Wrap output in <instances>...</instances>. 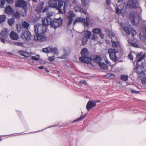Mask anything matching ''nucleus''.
<instances>
[{
  "label": "nucleus",
  "mask_w": 146,
  "mask_h": 146,
  "mask_svg": "<svg viewBox=\"0 0 146 146\" xmlns=\"http://www.w3.org/2000/svg\"><path fill=\"white\" fill-rule=\"evenodd\" d=\"M16 28L17 29V30L18 32H20L21 31V28H22L20 26V27L18 29V26L17 25L16 26Z\"/></svg>",
  "instance_id": "57"
},
{
  "label": "nucleus",
  "mask_w": 146,
  "mask_h": 146,
  "mask_svg": "<svg viewBox=\"0 0 146 146\" xmlns=\"http://www.w3.org/2000/svg\"><path fill=\"white\" fill-rule=\"evenodd\" d=\"M145 58V54H144L140 56L137 60H136L135 61H134L133 62V63L134 66L133 72L137 73H138V69L139 67H140L141 65H142V63L143 64L142 62H141V64H139V62H141L142 60H143Z\"/></svg>",
  "instance_id": "9"
},
{
  "label": "nucleus",
  "mask_w": 146,
  "mask_h": 146,
  "mask_svg": "<svg viewBox=\"0 0 146 146\" xmlns=\"http://www.w3.org/2000/svg\"><path fill=\"white\" fill-rule=\"evenodd\" d=\"M77 22H81L83 23H85V19L84 18L82 17H78L76 19Z\"/></svg>",
  "instance_id": "28"
},
{
  "label": "nucleus",
  "mask_w": 146,
  "mask_h": 146,
  "mask_svg": "<svg viewBox=\"0 0 146 146\" xmlns=\"http://www.w3.org/2000/svg\"><path fill=\"white\" fill-rule=\"evenodd\" d=\"M118 52V49H113L111 48H110L108 50V53L109 54L110 57L113 62H116L118 60L116 53Z\"/></svg>",
  "instance_id": "8"
},
{
  "label": "nucleus",
  "mask_w": 146,
  "mask_h": 146,
  "mask_svg": "<svg viewBox=\"0 0 146 146\" xmlns=\"http://www.w3.org/2000/svg\"><path fill=\"white\" fill-rule=\"evenodd\" d=\"M44 3L43 1H42L40 2V3L38 4L37 7H36L37 11L38 13H40L41 12L42 10L43 9L44 7Z\"/></svg>",
  "instance_id": "16"
},
{
  "label": "nucleus",
  "mask_w": 146,
  "mask_h": 146,
  "mask_svg": "<svg viewBox=\"0 0 146 146\" xmlns=\"http://www.w3.org/2000/svg\"><path fill=\"white\" fill-rule=\"evenodd\" d=\"M29 25V24L27 21H22L21 27L22 28L26 29L22 31L21 37L23 39H25L27 41H29L31 39V33L28 29Z\"/></svg>",
  "instance_id": "2"
},
{
  "label": "nucleus",
  "mask_w": 146,
  "mask_h": 146,
  "mask_svg": "<svg viewBox=\"0 0 146 146\" xmlns=\"http://www.w3.org/2000/svg\"><path fill=\"white\" fill-rule=\"evenodd\" d=\"M106 3L109 6L111 3L110 1V0H106Z\"/></svg>",
  "instance_id": "59"
},
{
  "label": "nucleus",
  "mask_w": 146,
  "mask_h": 146,
  "mask_svg": "<svg viewBox=\"0 0 146 146\" xmlns=\"http://www.w3.org/2000/svg\"><path fill=\"white\" fill-rule=\"evenodd\" d=\"M130 91L132 93H138L139 92V91H136L133 89H131Z\"/></svg>",
  "instance_id": "48"
},
{
  "label": "nucleus",
  "mask_w": 146,
  "mask_h": 146,
  "mask_svg": "<svg viewBox=\"0 0 146 146\" xmlns=\"http://www.w3.org/2000/svg\"><path fill=\"white\" fill-rule=\"evenodd\" d=\"M55 58V56H50L48 58V59L50 62H53Z\"/></svg>",
  "instance_id": "42"
},
{
  "label": "nucleus",
  "mask_w": 146,
  "mask_h": 146,
  "mask_svg": "<svg viewBox=\"0 0 146 146\" xmlns=\"http://www.w3.org/2000/svg\"><path fill=\"white\" fill-rule=\"evenodd\" d=\"M6 19V16L5 15H0V24L5 21Z\"/></svg>",
  "instance_id": "26"
},
{
  "label": "nucleus",
  "mask_w": 146,
  "mask_h": 146,
  "mask_svg": "<svg viewBox=\"0 0 146 146\" xmlns=\"http://www.w3.org/2000/svg\"><path fill=\"white\" fill-rule=\"evenodd\" d=\"M84 25H86L87 27H88L89 26L90 23H89L88 22V21L85 22V23H84Z\"/></svg>",
  "instance_id": "58"
},
{
  "label": "nucleus",
  "mask_w": 146,
  "mask_h": 146,
  "mask_svg": "<svg viewBox=\"0 0 146 146\" xmlns=\"http://www.w3.org/2000/svg\"><path fill=\"white\" fill-rule=\"evenodd\" d=\"M64 53L63 55H61L60 58L62 59L66 58L67 56L68 55V52L66 51L65 49L64 50Z\"/></svg>",
  "instance_id": "25"
},
{
  "label": "nucleus",
  "mask_w": 146,
  "mask_h": 146,
  "mask_svg": "<svg viewBox=\"0 0 146 146\" xmlns=\"http://www.w3.org/2000/svg\"><path fill=\"white\" fill-rule=\"evenodd\" d=\"M80 54L81 57L79 58V60L81 62L86 64H92V58L90 57H88L90 54V52L86 48H84L82 49Z\"/></svg>",
  "instance_id": "3"
},
{
  "label": "nucleus",
  "mask_w": 146,
  "mask_h": 146,
  "mask_svg": "<svg viewBox=\"0 0 146 146\" xmlns=\"http://www.w3.org/2000/svg\"><path fill=\"white\" fill-rule=\"evenodd\" d=\"M96 106V103L94 101L89 100L86 105V108L88 111H89Z\"/></svg>",
  "instance_id": "12"
},
{
  "label": "nucleus",
  "mask_w": 146,
  "mask_h": 146,
  "mask_svg": "<svg viewBox=\"0 0 146 146\" xmlns=\"http://www.w3.org/2000/svg\"><path fill=\"white\" fill-rule=\"evenodd\" d=\"M80 6H78L77 5L74 7V9L75 10V12H77L79 11L80 8Z\"/></svg>",
  "instance_id": "45"
},
{
  "label": "nucleus",
  "mask_w": 146,
  "mask_h": 146,
  "mask_svg": "<svg viewBox=\"0 0 146 146\" xmlns=\"http://www.w3.org/2000/svg\"><path fill=\"white\" fill-rule=\"evenodd\" d=\"M46 15V17L42 18V19H44L45 22L49 23V25L51 28L56 29L57 28L62 25L63 20L61 17L58 19H52L51 17L53 16V12H47Z\"/></svg>",
  "instance_id": "1"
},
{
  "label": "nucleus",
  "mask_w": 146,
  "mask_h": 146,
  "mask_svg": "<svg viewBox=\"0 0 146 146\" xmlns=\"http://www.w3.org/2000/svg\"><path fill=\"white\" fill-rule=\"evenodd\" d=\"M111 42L112 46L113 48V49H117V46L119 44V43L118 42H116L114 41L112 38H111Z\"/></svg>",
  "instance_id": "21"
},
{
  "label": "nucleus",
  "mask_w": 146,
  "mask_h": 146,
  "mask_svg": "<svg viewBox=\"0 0 146 146\" xmlns=\"http://www.w3.org/2000/svg\"><path fill=\"white\" fill-rule=\"evenodd\" d=\"M144 33L145 35L146 36V26L145 27V31L144 32Z\"/></svg>",
  "instance_id": "64"
},
{
  "label": "nucleus",
  "mask_w": 146,
  "mask_h": 146,
  "mask_svg": "<svg viewBox=\"0 0 146 146\" xmlns=\"http://www.w3.org/2000/svg\"><path fill=\"white\" fill-rule=\"evenodd\" d=\"M8 35L9 32L7 28L4 29L0 33V36L5 39L8 38Z\"/></svg>",
  "instance_id": "13"
},
{
  "label": "nucleus",
  "mask_w": 146,
  "mask_h": 146,
  "mask_svg": "<svg viewBox=\"0 0 146 146\" xmlns=\"http://www.w3.org/2000/svg\"><path fill=\"white\" fill-rule=\"evenodd\" d=\"M73 14L74 12L73 11H70L68 13V15L67 16H70V17H72V15Z\"/></svg>",
  "instance_id": "43"
},
{
  "label": "nucleus",
  "mask_w": 146,
  "mask_h": 146,
  "mask_svg": "<svg viewBox=\"0 0 146 146\" xmlns=\"http://www.w3.org/2000/svg\"><path fill=\"white\" fill-rule=\"evenodd\" d=\"M102 59V58L100 56L96 55V56L94 57L92 61H93L94 63H96L98 64V62L99 61H101Z\"/></svg>",
  "instance_id": "19"
},
{
  "label": "nucleus",
  "mask_w": 146,
  "mask_h": 146,
  "mask_svg": "<svg viewBox=\"0 0 146 146\" xmlns=\"http://www.w3.org/2000/svg\"><path fill=\"white\" fill-rule=\"evenodd\" d=\"M9 25L11 27L15 22L14 18H12L11 19H9L8 21Z\"/></svg>",
  "instance_id": "29"
},
{
  "label": "nucleus",
  "mask_w": 146,
  "mask_h": 146,
  "mask_svg": "<svg viewBox=\"0 0 146 146\" xmlns=\"http://www.w3.org/2000/svg\"><path fill=\"white\" fill-rule=\"evenodd\" d=\"M5 3V0H0V8H3Z\"/></svg>",
  "instance_id": "34"
},
{
  "label": "nucleus",
  "mask_w": 146,
  "mask_h": 146,
  "mask_svg": "<svg viewBox=\"0 0 146 146\" xmlns=\"http://www.w3.org/2000/svg\"><path fill=\"white\" fill-rule=\"evenodd\" d=\"M5 12L9 15H12L14 13V11L11 6L9 5L6 7Z\"/></svg>",
  "instance_id": "14"
},
{
  "label": "nucleus",
  "mask_w": 146,
  "mask_h": 146,
  "mask_svg": "<svg viewBox=\"0 0 146 146\" xmlns=\"http://www.w3.org/2000/svg\"><path fill=\"white\" fill-rule=\"evenodd\" d=\"M17 113H18V115L20 116L22 115V113L21 111H17Z\"/></svg>",
  "instance_id": "60"
},
{
  "label": "nucleus",
  "mask_w": 146,
  "mask_h": 146,
  "mask_svg": "<svg viewBox=\"0 0 146 146\" xmlns=\"http://www.w3.org/2000/svg\"><path fill=\"white\" fill-rule=\"evenodd\" d=\"M106 76H108L109 78H115V75L112 73H108L106 75L104 76V77Z\"/></svg>",
  "instance_id": "31"
},
{
  "label": "nucleus",
  "mask_w": 146,
  "mask_h": 146,
  "mask_svg": "<svg viewBox=\"0 0 146 146\" xmlns=\"http://www.w3.org/2000/svg\"><path fill=\"white\" fill-rule=\"evenodd\" d=\"M137 3L136 0H128L126 5V7L130 8H137Z\"/></svg>",
  "instance_id": "11"
},
{
  "label": "nucleus",
  "mask_w": 146,
  "mask_h": 146,
  "mask_svg": "<svg viewBox=\"0 0 146 146\" xmlns=\"http://www.w3.org/2000/svg\"><path fill=\"white\" fill-rule=\"evenodd\" d=\"M42 51L46 53H49L50 52V50H49L48 48H43L42 50Z\"/></svg>",
  "instance_id": "37"
},
{
  "label": "nucleus",
  "mask_w": 146,
  "mask_h": 146,
  "mask_svg": "<svg viewBox=\"0 0 146 146\" xmlns=\"http://www.w3.org/2000/svg\"><path fill=\"white\" fill-rule=\"evenodd\" d=\"M100 36L102 39H103L104 38V35L102 32H101L99 34Z\"/></svg>",
  "instance_id": "54"
},
{
  "label": "nucleus",
  "mask_w": 146,
  "mask_h": 146,
  "mask_svg": "<svg viewBox=\"0 0 146 146\" xmlns=\"http://www.w3.org/2000/svg\"><path fill=\"white\" fill-rule=\"evenodd\" d=\"M42 27L41 25H39V26H40L41 27L39 29H42L41 33L44 35V34L47 31L48 26L49 25V23L45 22L44 19H42Z\"/></svg>",
  "instance_id": "10"
},
{
  "label": "nucleus",
  "mask_w": 146,
  "mask_h": 146,
  "mask_svg": "<svg viewBox=\"0 0 146 146\" xmlns=\"http://www.w3.org/2000/svg\"><path fill=\"white\" fill-rule=\"evenodd\" d=\"M41 27L40 26H38L36 25L35 26V31L36 35L34 36V38L35 40L44 42L46 40L47 37L45 35H44V34L41 33H38L39 29Z\"/></svg>",
  "instance_id": "5"
},
{
  "label": "nucleus",
  "mask_w": 146,
  "mask_h": 146,
  "mask_svg": "<svg viewBox=\"0 0 146 146\" xmlns=\"http://www.w3.org/2000/svg\"><path fill=\"white\" fill-rule=\"evenodd\" d=\"M57 126L58 125H53L50 126H49L48 127H47V128H45L44 129H43V130H42L41 131H40V130L38 131H36V132H38L40 131H43V130H45V129H48V128H51V127H55V126Z\"/></svg>",
  "instance_id": "53"
},
{
  "label": "nucleus",
  "mask_w": 146,
  "mask_h": 146,
  "mask_svg": "<svg viewBox=\"0 0 146 146\" xmlns=\"http://www.w3.org/2000/svg\"><path fill=\"white\" fill-rule=\"evenodd\" d=\"M58 13L59 14L62 13V14H63V13L62 11V10L61 9H58Z\"/></svg>",
  "instance_id": "61"
},
{
  "label": "nucleus",
  "mask_w": 146,
  "mask_h": 146,
  "mask_svg": "<svg viewBox=\"0 0 146 146\" xmlns=\"http://www.w3.org/2000/svg\"><path fill=\"white\" fill-rule=\"evenodd\" d=\"M7 2L10 4H12L14 2L13 0H5Z\"/></svg>",
  "instance_id": "51"
},
{
  "label": "nucleus",
  "mask_w": 146,
  "mask_h": 146,
  "mask_svg": "<svg viewBox=\"0 0 146 146\" xmlns=\"http://www.w3.org/2000/svg\"><path fill=\"white\" fill-rule=\"evenodd\" d=\"M15 6L16 7H21L25 13L27 12V4L24 0H17L16 1Z\"/></svg>",
  "instance_id": "6"
},
{
  "label": "nucleus",
  "mask_w": 146,
  "mask_h": 146,
  "mask_svg": "<svg viewBox=\"0 0 146 146\" xmlns=\"http://www.w3.org/2000/svg\"><path fill=\"white\" fill-rule=\"evenodd\" d=\"M91 33L88 30L86 31L84 34V37L89 39L91 35Z\"/></svg>",
  "instance_id": "23"
},
{
  "label": "nucleus",
  "mask_w": 146,
  "mask_h": 146,
  "mask_svg": "<svg viewBox=\"0 0 146 146\" xmlns=\"http://www.w3.org/2000/svg\"><path fill=\"white\" fill-rule=\"evenodd\" d=\"M116 12L118 15L122 14V10L119 9L118 7L116 9Z\"/></svg>",
  "instance_id": "39"
},
{
  "label": "nucleus",
  "mask_w": 146,
  "mask_h": 146,
  "mask_svg": "<svg viewBox=\"0 0 146 146\" xmlns=\"http://www.w3.org/2000/svg\"><path fill=\"white\" fill-rule=\"evenodd\" d=\"M66 19L68 21V25L69 26H70L73 21V18L72 17H70V16H67L66 17Z\"/></svg>",
  "instance_id": "22"
},
{
  "label": "nucleus",
  "mask_w": 146,
  "mask_h": 146,
  "mask_svg": "<svg viewBox=\"0 0 146 146\" xmlns=\"http://www.w3.org/2000/svg\"><path fill=\"white\" fill-rule=\"evenodd\" d=\"M129 20L133 25H137L140 22V17L137 13L135 11H132L129 14Z\"/></svg>",
  "instance_id": "4"
},
{
  "label": "nucleus",
  "mask_w": 146,
  "mask_h": 146,
  "mask_svg": "<svg viewBox=\"0 0 146 146\" xmlns=\"http://www.w3.org/2000/svg\"><path fill=\"white\" fill-rule=\"evenodd\" d=\"M79 82L80 83L83 84L84 85H87V82H86L85 80H82Z\"/></svg>",
  "instance_id": "41"
},
{
  "label": "nucleus",
  "mask_w": 146,
  "mask_h": 146,
  "mask_svg": "<svg viewBox=\"0 0 146 146\" xmlns=\"http://www.w3.org/2000/svg\"><path fill=\"white\" fill-rule=\"evenodd\" d=\"M13 43L15 45L18 46H21L22 47H23L24 46V44L21 42H14Z\"/></svg>",
  "instance_id": "33"
},
{
  "label": "nucleus",
  "mask_w": 146,
  "mask_h": 146,
  "mask_svg": "<svg viewBox=\"0 0 146 146\" xmlns=\"http://www.w3.org/2000/svg\"><path fill=\"white\" fill-rule=\"evenodd\" d=\"M130 33H131V35L133 37L135 35L137 34L136 31L134 29H132V30L130 31Z\"/></svg>",
  "instance_id": "38"
},
{
  "label": "nucleus",
  "mask_w": 146,
  "mask_h": 146,
  "mask_svg": "<svg viewBox=\"0 0 146 146\" xmlns=\"http://www.w3.org/2000/svg\"><path fill=\"white\" fill-rule=\"evenodd\" d=\"M128 76L127 75H121L120 76V79L124 81H126L127 80Z\"/></svg>",
  "instance_id": "27"
},
{
  "label": "nucleus",
  "mask_w": 146,
  "mask_h": 146,
  "mask_svg": "<svg viewBox=\"0 0 146 146\" xmlns=\"http://www.w3.org/2000/svg\"><path fill=\"white\" fill-rule=\"evenodd\" d=\"M87 0H81L82 3V6L85 7L86 5V2Z\"/></svg>",
  "instance_id": "40"
},
{
  "label": "nucleus",
  "mask_w": 146,
  "mask_h": 146,
  "mask_svg": "<svg viewBox=\"0 0 146 146\" xmlns=\"http://www.w3.org/2000/svg\"><path fill=\"white\" fill-rule=\"evenodd\" d=\"M131 44L134 47L136 48H138V45L135 43L132 42Z\"/></svg>",
  "instance_id": "52"
},
{
  "label": "nucleus",
  "mask_w": 146,
  "mask_h": 146,
  "mask_svg": "<svg viewBox=\"0 0 146 146\" xmlns=\"http://www.w3.org/2000/svg\"><path fill=\"white\" fill-rule=\"evenodd\" d=\"M120 25L123 28V29L126 26L125 24L123 23H121L120 24Z\"/></svg>",
  "instance_id": "56"
},
{
  "label": "nucleus",
  "mask_w": 146,
  "mask_h": 146,
  "mask_svg": "<svg viewBox=\"0 0 146 146\" xmlns=\"http://www.w3.org/2000/svg\"><path fill=\"white\" fill-rule=\"evenodd\" d=\"M19 52L21 53L20 54L21 55L26 58H28L31 55L30 53L27 52V51L20 50Z\"/></svg>",
  "instance_id": "15"
},
{
  "label": "nucleus",
  "mask_w": 146,
  "mask_h": 146,
  "mask_svg": "<svg viewBox=\"0 0 146 146\" xmlns=\"http://www.w3.org/2000/svg\"><path fill=\"white\" fill-rule=\"evenodd\" d=\"M13 17H15L16 18L18 19H19L20 17V14L19 12L17 11L15 13L12 14Z\"/></svg>",
  "instance_id": "32"
},
{
  "label": "nucleus",
  "mask_w": 146,
  "mask_h": 146,
  "mask_svg": "<svg viewBox=\"0 0 146 146\" xmlns=\"http://www.w3.org/2000/svg\"><path fill=\"white\" fill-rule=\"evenodd\" d=\"M98 65L101 69L103 70H107L108 68L107 65L104 62L102 63L101 61H99L98 62Z\"/></svg>",
  "instance_id": "18"
},
{
  "label": "nucleus",
  "mask_w": 146,
  "mask_h": 146,
  "mask_svg": "<svg viewBox=\"0 0 146 146\" xmlns=\"http://www.w3.org/2000/svg\"><path fill=\"white\" fill-rule=\"evenodd\" d=\"M128 56L129 57V59L130 60H133V57L132 55L131 54V53H129V54L128 55Z\"/></svg>",
  "instance_id": "44"
},
{
  "label": "nucleus",
  "mask_w": 146,
  "mask_h": 146,
  "mask_svg": "<svg viewBox=\"0 0 146 146\" xmlns=\"http://www.w3.org/2000/svg\"><path fill=\"white\" fill-rule=\"evenodd\" d=\"M142 52H138L136 55V58L137 59L140 56H141V54L142 53Z\"/></svg>",
  "instance_id": "55"
},
{
  "label": "nucleus",
  "mask_w": 146,
  "mask_h": 146,
  "mask_svg": "<svg viewBox=\"0 0 146 146\" xmlns=\"http://www.w3.org/2000/svg\"><path fill=\"white\" fill-rule=\"evenodd\" d=\"M88 39L84 36L83 37V39L82 40V44L83 45H84L86 44Z\"/></svg>",
  "instance_id": "35"
},
{
  "label": "nucleus",
  "mask_w": 146,
  "mask_h": 146,
  "mask_svg": "<svg viewBox=\"0 0 146 146\" xmlns=\"http://www.w3.org/2000/svg\"><path fill=\"white\" fill-rule=\"evenodd\" d=\"M57 7V3L56 2V4H54V7H53V8H56Z\"/></svg>",
  "instance_id": "63"
},
{
  "label": "nucleus",
  "mask_w": 146,
  "mask_h": 146,
  "mask_svg": "<svg viewBox=\"0 0 146 146\" xmlns=\"http://www.w3.org/2000/svg\"><path fill=\"white\" fill-rule=\"evenodd\" d=\"M10 36L12 39L13 40H17L19 37L17 34L13 31L11 33Z\"/></svg>",
  "instance_id": "17"
},
{
  "label": "nucleus",
  "mask_w": 146,
  "mask_h": 146,
  "mask_svg": "<svg viewBox=\"0 0 146 146\" xmlns=\"http://www.w3.org/2000/svg\"><path fill=\"white\" fill-rule=\"evenodd\" d=\"M124 31L127 34L129 35L130 34V31H129L128 28L126 26L123 29Z\"/></svg>",
  "instance_id": "36"
},
{
  "label": "nucleus",
  "mask_w": 146,
  "mask_h": 146,
  "mask_svg": "<svg viewBox=\"0 0 146 146\" xmlns=\"http://www.w3.org/2000/svg\"><path fill=\"white\" fill-rule=\"evenodd\" d=\"M5 39V38H3V37H0V40H1V42L4 44H5L6 43V41Z\"/></svg>",
  "instance_id": "47"
},
{
  "label": "nucleus",
  "mask_w": 146,
  "mask_h": 146,
  "mask_svg": "<svg viewBox=\"0 0 146 146\" xmlns=\"http://www.w3.org/2000/svg\"><path fill=\"white\" fill-rule=\"evenodd\" d=\"M142 64V65H141L140 67H139L141 71L139 73L137 76L139 79L141 78L142 84L146 85V75H145L143 71L144 68V64L143 63Z\"/></svg>",
  "instance_id": "7"
},
{
  "label": "nucleus",
  "mask_w": 146,
  "mask_h": 146,
  "mask_svg": "<svg viewBox=\"0 0 146 146\" xmlns=\"http://www.w3.org/2000/svg\"><path fill=\"white\" fill-rule=\"evenodd\" d=\"M31 58L33 60H35L36 61H38L39 59V58H37L35 56H31Z\"/></svg>",
  "instance_id": "46"
},
{
  "label": "nucleus",
  "mask_w": 146,
  "mask_h": 146,
  "mask_svg": "<svg viewBox=\"0 0 146 146\" xmlns=\"http://www.w3.org/2000/svg\"><path fill=\"white\" fill-rule=\"evenodd\" d=\"M50 50L51 53H53L55 55H58L59 54L58 48L56 47L54 48L50 47Z\"/></svg>",
  "instance_id": "20"
},
{
  "label": "nucleus",
  "mask_w": 146,
  "mask_h": 146,
  "mask_svg": "<svg viewBox=\"0 0 146 146\" xmlns=\"http://www.w3.org/2000/svg\"><path fill=\"white\" fill-rule=\"evenodd\" d=\"M82 115H81V116L80 117H79V118H78L74 120L73 121V122H75L76 121H80V120H82V119H84V118H85V116H83V115H82Z\"/></svg>",
  "instance_id": "30"
},
{
  "label": "nucleus",
  "mask_w": 146,
  "mask_h": 146,
  "mask_svg": "<svg viewBox=\"0 0 146 146\" xmlns=\"http://www.w3.org/2000/svg\"><path fill=\"white\" fill-rule=\"evenodd\" d=\"M38 68L40 69H44V67L43 66H41L38 67Z\"/></svg>",
  "instance_id": "62"
},
{
  "label": "nucleus",
  "mask_w": 146,
  "mask_h": 146,
  "mask_svg": "<svg viewBox=\"0 0 146 146\" xmlns=\"http://www.w3.org/2000/svg\"><path fill=\"white\" fill-rule=\"evenodd\" d=\"M79 11H80V12L83 13L84 14L86 13V12H85L83 9L81 7L80 8Z\"/></svg>",
  "instance_id": "50"
},
{
  "label": "nucleus",
  "mask_w": 146,
  "mask_h": 146,
  "mask_svg": "<svg viewBox=\"0 0 146 146\" xmlns=\"http://www.w3.org/2000/svg\"><path fill=\"white\" fill-rule=\"evenodd\" d=\"M102 31L101 29L99 28H96L93 29L92 30V32L93 33L98 34L100 33L101 32H102Z\"/></svg>",
  "instance_id": "24"
},
{
  "label": "nucleus",
  "mask_w": 146,
  "mask_h": 146,
  "mask_svg": "<svg viewBox=\"0 0 146 146\" xmlns=\"http://www.w3.org/2000/svg\"><path fill=\"white\" fill-rule=\"evenodd\" d=\"M49 8V7L47 6L44 9L42 10V12L44 13V12H46L48 10Z\"/></svg>",
  "instance_id": "49"
}]
</instances>
